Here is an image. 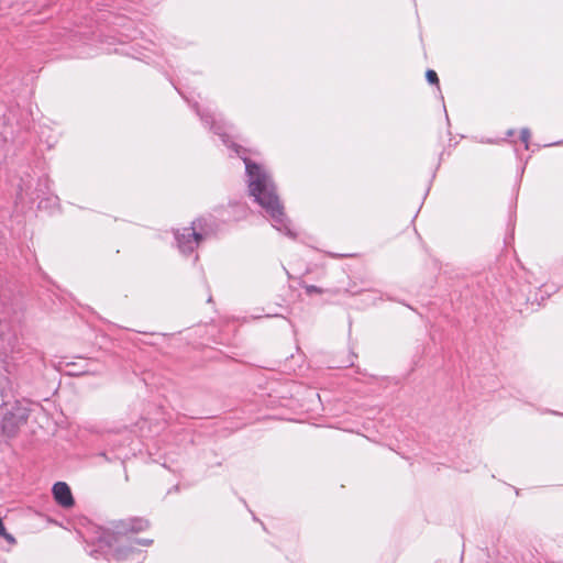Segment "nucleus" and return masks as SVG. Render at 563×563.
<instances>
[{"label": "nucleus", "instance_id": "f257e3e1", "mask_svg": "<svg viewBox=\"0 0 563 563\" xmlns=\"http://www.w3.org/2000/svg\"><path fill=\"white\" fill-rule=\"evenodd\" d=\"M185 99L195 110L201 122L213 131L228 148H231L243 159L250 195L265 210L272 220L273 227L286 236L296 239L297 234L284 211V206L279 200L272 176L263 166L244 156L245 150L230 137L228 131L231 126L221 120H217L212 112L202 110L197 101L191 103L188 98L185 97Z\"/></svg>", "mask_w": 563, "mask_h": 563}, {"label": "nucleus", "instance_id": "9d476101", "mask_svg": "<svg viewBox=\"0 0 563 563\" xmlns=\"http://www.w3.org/2000/svg\"><path fill=\"white\" fill-rule=\"evenodd\" d=\"M131 540L135 548H136V545L150 547L153 543L152 539H146V538H133Z\"/></svg>", "mask_w": 563, "mask_h": 563}, {"label": "nucleus", "instance_id": "6e6552de", "mask_svg": "<svg viewBox=\"0 0 563 563\" xmlns=\"http://www.w3.org/2000/svg\"><path fill=\"white\" fill-rule=\"evenodd\" d=\"M426 79L430 85H437L439 87V77L434 70L428 69L426 73Z\"/></svg>", "mask_w": 563, "mask_h": 563}, {"label": "nucleus", "instance_id": "1a4fd4ad", "mask_svg": "<svg viewBox=\"0 0 563 563\" xmlns=\"http://www.w3.org/2000/svg\"><path fill=\"white\" fill-rule=\"evenodd\" d=\"M530 135H531V133H530V130H529L528 128H522V129L520 130V139H521V141L525 143V147H526V150H528V148H529V140H530Z\"/></svg>", "mask_w": 563, "mask_h": 563}, {"label": "nucleus", "instance_id": "39448f33", "mask_svg": "<svg viewBox=\"0 0 563 563\" xmlns=\"http://www.w3.org/2000/svg\"><path fill=\"white\" fill-rule=\"evenodd\" d=\"M131 442V434L130 432L124 429L122 433H117L114 435H109L107 439V443L110 446V453L109 451L104 450L101 451L98 455L103 457L107 462H113L115 460H122L123 456L121 454V449L129 445Z\"/></svg>", "mask_w": 563, "mask_h": 563}, {"label": "nucleus", "instance_id": "7ed1b4c3", "mask_svg": "<svg viewBox=\"0 0 563 563\" xmlns=\"http://www.w3.org/2000/svg\"><path fill=\"white\" fill-rule=\"evenodd\" d=\"M91 542L96 544L97 549L89 551L91 556L97 558V553L102 554L108 561H124L133 555L137 550L129 537L120 536V541L113 542L112 545L103 544L98 539V529L95 531V536L91 538Z\"/></svg>", "mask_w": 563, "mask_h": 563}, {"label": "nucleus", "instance_id": "20e7f679", "mask_svg": "<svg viewBox=\"0 0 563 563\" xmlns=\"http://www.w3.org/2000/svg\"><path fill=\"white\" fill-rule=\"evenodd\" d=\"M189 228L177 229L174 232L176 245L180 253L189 255L195 252L199 242L208 234L205 225L206 219H198Z\"/></svg>", "mask_w": 563, "mask_h": 563}, {"label": "nucleus", "instance_id": "ddd939ff", "mask_svg": "<svg viewBox=\"0 0 563 563\" xmlns=\"http://www.w3.org/2000/svg\"><path fill=\"white\" fill-rule=\"evenodd\" d=\"M514 134H515L514 130L510 129V130L507 131V136H512Z\"/></svg>", "mask_w": 563, "mask_h": 563}, {"label": "nucleus", "instance_id": "423d86ee", "mask_svg": "<svg viewBox=\"0 0 563 563\" xmlns=\"http://www.w3.org/2000/svg\"><path fill=\"white\" fill-rule=\"evenodd\" d=\"M29 410L26 408L16 407L7 412L2 419L1 428L3 433L12 438L16 434L19 428L26 422Z\"/></svg>", "mask_w": 563, "mask_h": 563}, {"label": "nucleus", "instance_id": "f8f14e48", "mask_svg": "<svg viewBox=\"0 0 563 563\" xmlns=\"http://www.w3.org/2000/svg\"><path fill=\"white\" fill-rule=\"evenodd\" d=\"M0 536L3 537L4 540L8 541L10 544H15V538L11 533L7 532L5 529H4V533L0 534Z\"/></svg>", "mask_w": 563, "mask_h": 563}, {"label": "nucleus", "instance_id": "9b49d317", "mask_svg": "<svg viewBox=\"0 0 563 563\" xmlns=\"http://www.w3.org/2000/svg\"><path fill=\"white\" fill-rule=\"evenodd\" d=\"M305 290H306V294H308V295L322 294L323 292V290L320 287L316 286V285H307V286H305Z\"/></svg>", "mask_w": 563, "mask_h": 563}, {"label": "nucleus", "instance_id": "4468645a", "mask_svg": "<svg viewBox=\"0 0 563 563\" xmlns=\"http://www.w3.org/2000/svg\"><path fill=\"white\" fill-rule=\"evenodd\" d=\"M266 317H268V318H271V317H278V314L277 313H274V314L273 313H267Z\"/></svg>", "mask_w": 563, "mask_h": 563}, {"label": "nucleus", "instance_id": "f03ea898", "mask_svg": "<svg viewBox=\"0 0 563 563\" xmlns=\"http://www.w3.org/2000/svg\"><path fill=\"white\" fill-rule=\"evenodd\" d=\"M150 528V521L142 517H130L110 522V527H98V539L101 543L112 545L120 541V536L128 537L129 533H139Z\"/></svg>", "mask_w": 563, "mask_h": 563}, {"label": "nucleus", "instance_id": "0eeeda50", "mask_svg": "<svg viewBox=\"0 0 563 563\" xmlns=\"http://www.w3.org/2000/svg\"><path fill=\"white\" fill-rule=\"evenodd\" d=\"M54 499L56 503L64 507V508H70L74 506L75 500L71 494V490L69 486L64 482H57L54 484L52 489Z\"/></svg>", "mask_w": 563, "mask_h": 563}]
</instances>
